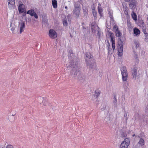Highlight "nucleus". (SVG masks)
<instances>
[{
  "label": "nucleus",
  "instance_id": "f257e3e1",
  "mask_svg": "<svg viewBox=\"0 0 148 148\" xmlns=\"http://www.w3.org/2000/svg\"><path fill=\"white\" fill-rule=\"evenodd\" d=\"M122 78L123 82H126L127 80L128 74L126 67L122 66L121 68Z\"/></svg>",
  "mask_w": 148,
  "mask_h": 148
},
{
  "label": "nucleus",
  "instance_id": "f03ea898",
  "mask_svg": "<svg viewBox=\"0 0 148 148\" xmlns=\"http://www.w3.org/2000/svg\"><path fill=\"white\" fill-rule=\"evenodd\" d=\"M91 27L92 32L96 33L97 32V34L99 36L101 35L102 33L100 31L99 28L95 23H92L91 24Z\"/></svg>",
  "mask_w": 148,
  "mask_h": 148
},
{
  "label": "nucleus",
  "instance_id": "7ed1b4c3",
  "mask_svg": "<svg viewBox=\"0 0 148 148\" xmlns=\"http://www.w3.org/2000/svg\"><path fill=\"white\" fill-rule=\"evenodd\" d=\"M130 140L129 138H126L122 141L120 145L119 148H128L129 146Z\"/></svg>",
  "mask_w": 148,
  "mask_h": 148
},
{
  "label": "nucleus",
  "instance_id": "20e7f679",
  "mask_svg": "<svg viewBox=\"0 0 148 148\" xmlns=\"http://www.w3.org/2000/svg\"><path fill=\"white\" fill-rule=\"evenodd\" d=\"M118 46H117V50L118 52V55L119 56H121L123 54V42L121 40H119L118 42Z\"/></svg>",
  "mask_w": 148,
  "mask_h": 148
},
{
  "label": "nucleus",
  "instance_id": "39448f33",
  "mask_svg": "<svg viewBox=\"0 0 148 148\" xmlns=\"http://www.w3.org/2000/svg\"><path fill=\"white\" fill-rule=\"evenodd\" d=\"M18 8L20 13H25L26 12L25 6L22 3L21 1H19L18 2Z\"/></svg>",
  "mask_w": 148,
  "mask_h": 148
},
{
  "label": "nucleus",
  "instance_id": "423d86ee",
  "mask_svg": "<svg viewBox=\"0 0 148 148\" xmlns=\"http://www.w3.org/2000/svg\"><path fill=\"white\" fill-rule=\"evenodd\" d=\"M49 36L51 38L55 39L57 37V34L54 30L50 29L49 31Z\"/></svg>",
  "mask_w": 148,
  "mask_h": 148
},
{
  "label": "nucleus",
  "instance_id": "0eeeda50",
  "mask_svg": "<svg viewBox=\"0 0 148 148\" xmlns=\"http://www.w3.org/2000/svg\"><path fill=\"white\" fill-rule=\"evenodd\" d=\"M79 70L78 67L75 65L73 66L71 71V73L72 75H74V76L75 77L77 74L79 73Z\"/></svg>",
  "mask_w": 148,
  "mask_h": 148
},
{
  "label": "nucleus",
  "instance_id": "6e6552de",
  "mask_svg": "<svg viewBox=\"0 0 148 148\" xmlns=\"http://www.w3.org/2000/svg\"><path fill=\"white\" fill-rule=\"evenodd\" d=\"M27 14L30 15L32 16H34L36 19H37L38 18V15L33 9H32L28 10L27 12Z\"/></svg>",
  "mask_w": 148,
  "mask_h": 148
},
{
  "label": "nucleus",
  "instance_id": "1a4fd4ad",
  "mask_svg": "<svg viewBox=\"0 0 148 148\" xmlns=\"http://www.w3.org/2000/svg\"><path fill=\"white\" fill-rule=\"evenodd\" d=\"M109 34L111 39V41L112 42V47L113 50H114L115 48V40L113 38L114 34L113 33L111 32Z\"/></svg>",
  "mask_w": 148,
  "mask_h": 148
},
{
  "label": "nucleus",
  "instance_id": "9d476101",
  "mask_svg": "<svg viewBox=\"0 0 148 148\" xmlns=\"http://www.w3.org/2000/svg\"><path fill=\"white\" fill-rule=\"evenodd\" d=\"M8 8L10 9H12L14 8L15 5V0H8Z\"/></svg>",
  "mask_w": 148,
  "mask_h": 148
},
{
  "label": "nucleus",
  "instance_id": "9b49d317",
  "mask_svg": "<svg viewBox=\"0 0 148 148\" xmlns=\"http://www.w3.org/2000/svg\"><path fill=\"white\" fill-rule=\"evenodd\" d=\"M18 28L20 29L19 33L21 34L24 31L25 28V24L24 22H22L19 23Z\"/></svg>",
  "mask_w": 148,
  "mask_h": 148
},
{
  "label": "nucleus",
  "instance_id": "f8f14e48",
  "mask_svg": "<svg viewBox=\"0 0 148 148\" xmlns=\"http://www.w3.org/2000/svg\"><path fill=\"white\" fill-rule=\"evenodd\" d=\"M136 5L135 1L132 0L129 4L130 8L131 9H133L135 8Z\"/></svg>",
  "mask_w": 148,
  "mask_h": 148
},
{
  "label": "nucleus",
  "instance_id": "ddd939ff",
  "mask_svg": "<svg viewBox=\"0 0 148 148\" xmlns=\"http://www.w3.org/2000/svg\"><path fill=\"white\" fill-rule=\"evenodd\" d=\"M80 12L79 8V7H75L74 10V14L76 17H78Z\"/></svg>",
  "mask_w": 148,
  "mask_h": 148
},
{
  "label": "nucleus",
  "instance_id": "4468645a",
  "mask_svg": "<svg viewBox=\"0 0 148 148\" xmlns=\"http://www.w3.org/2000/svg\"><path fill=\"white\" fill-rule=\"evenodd\" d=\"M137 69L136 67L134 68L132 71V77L133 78L136 79L137 74Z\"/></svg>",
  "mask_w": 148,
  "mask_h": 148
},
{
  "label": "nucleus",
  "instance_id": "2eb2a0df",
  "mask_svg": "<svg viewBox=\"0 0 148 148\" xmlns=\"http://www.w3.org/2000/svg\"><path fill=\"white\" fill-rule=\"evenodd\" d=\"M133 31L134 34L136 36H138L140 33V31L139 30L136 28H134Z\"/></svg>",
  "mask_w": 148,
  "mask_h": 148
},
{
  "label": "nucleus",
  "instance_id": "dca6fc26",
  "mask_svg": "<svg viewBox=\"0 0 148 148\" xmlns=\"http://www.w3.org/2000/svg\"><path fill=\"white\" fill-rule=\"evenodd\" d=\"M52 4L53 7L54 8H56L57 7V2L56 0H52Z\"/></svg>",
  "mask_w": 148,
  "mask_h": 148
},
{
  "label": "nucleus",
  "instance_id": "f3484780",
  "mask_svg": "<svg viewBox=\"0 0 148 148\" xmlns=\"http://www.w3.org/2000/svg\"><path fill=\"white\" fill-rule=\"evenodd\" d=\"M98 12L101 17L103 16V13H102L103 10L101 7L99 6L98 7Z\"/></svg>",
  "mask_w": 148,
  "mask_h": 148
},
{
  "label": "nucleus",
  "instance_id": "a211bd4d",
  "mask_svg": "<svg viewBox=\"0 0 148 148\" xmlns=\"http://www.w3.org/2000/svg\"><path fill=\"white\" fill-rule=\"evenodd\" d=\"M132 17L134 20L136 21L137 20V15L135 13L132 12L131 14Z\"/></svg>",
  "mask_w": 148,
  "mask_h": 148
},
{
  "label": "nucleus",
  "instance_id": "6ab92c4d",
  "mask_svg": "<svg viewBox=\"0 0 148 148\" xmlns=\"http://www.w3.org/2000/svg\"><path fill=\"white\" fill-rule=\"evenodd\" d=\"M138 143L141 146H143L145 144L144 140L142 138H140L138 142Z\"/></svg>",
  "mask_w": 148,
  "mask_h": 148
},
{
  "label": "nucleus",
  "instance_id": "aec40b11",
  "mask_svg": "<svg viewBox=\"0 0 148 148\" xmlns=\"http://www.w3.org/2000/svg\"><path fill=\"white\" fill-rule=\"evenodd\" d=\"M115 34L116 36L120 37L121 35V33L119 30L115 31Z\"/></svg>",
  "mask_w": 148,
  "mask_h": 148
},
{
  "label": "nucleus",
  "instance_id": "412c9836",
  "mask_svg": "<svg viewBox=\"0 0 148 148\" xmlns=\"http://www.w3.org/2000/svg\"><path fill=\"white\" fill-rule=\"evenodd\" d=\"M100 94V92L98 90H96L95 92V97L96 98L97 97L99 96Z\"/></svg>",
  "mask_w": 148,
  "mask_h": 148
},
{
  "label": "nucleus",
  "instance_id": "4be33fe9",
  "mask_svg": "<svg viewBox=\"0 0 148 148\" xmlns=\"http://www.w3.org/2000/svg\"><path fill=\"white\" fill-rule=\"evenodd\" d=\"M86 56L87 58L88 59H90L91 58L92 56L91 55V54L89 52H87L86 53Z\"/></svg>",
  "mask_w": 148,
  "mask_h": 148
},
{
  "label": "nucleus",
  "instance_id": "5701e85b",
  "mask_svg": "<svg viewBox=\"0 0 148 148\" xmlns=\"http://www.w3.org/2000/svg\"><path fill=\"white\" fill-rule=\"evenodd\" d=\"M92 14L93 15V16L94 17V18L95 19H96L97 18V12L96 11H95V10H93L92 11Z\"/></svg>",
  "mask_w": 148,
  "mask_h": 148
},
{
  "label": "nucleus",
  "instance_id": "b1692460",
  "mask_svg": "<svg viewBox=\"0 0 148 148\" xmlns=\"http://www.w3.org/2000/svg\"><path fill=\"white\" fill-rule=\"evenodd\" d=\"M63 23L64 26H67L68 25V23L66 20H64L63 21Z\"/></svg>",
  "mask_w": 148,
  "mask_h": 148
},
{
  "label": "nucleus",
  "instance_id": "393cba45",
  "mask_svg": "<svg viewBox=\"0 0 148 148\" xmlns=\"http://www.w3.org/2000/svg\"><path fill=\"white\" fill-rule=\"evenodd\" d=\"M15 27H12L11 28L10 30L12 32L13 34H15L16 33L15 31Z\"/></svg>",
  "mask_w": 148,
  "mask_h": 148
},
{
  "label": "nucleus",
  "instance_id": "a878e982",
  "mask_svg": "<svg viewBox=\"0 0 148 148\" xmlns=\"http://www.w3.org/2000/svg\"><path fill=\"white\" fill-rule=\"evenodd\" d=\"M145 41L146 42L148 41V34H145Z\"/></svg>",
  "mask_w": 148,
  "mask_h": 148
},
{
  "label": "nucleus",
  "instance_id": "bb28decb",
  "mask_svg": "<svg viewBox=\"0 0 148 148\" xmlns=\"http://www.w3.org/2000/svg\"><path fill=\"white\" fill-rule=\"evenodd\" d=\"M117 101V99H116V95H115L114 97V101L113 103H116Z\"/></svg>",
  "mask_w": 148,
  "mask_h": 148
},
{
  "label": "nucleus",
  "instance_id": "cd10ccee",
  "mask_svg": "<svg viewBox=\"0 0 148 148\" xmlns=\"http://www.w3.org/2000/svg\"><path fill=\"white\" fill-rule=\"evenodd\" d=\"M134 44L136 45V47H138L139 46V43L138 41H135L134 42Z\"/></svg>",
  "mask_w": 148,
  "mask_h": 148
},
{
  "label": "nucleus",
  "instance_id": "c85d7f7f",
  "mask_svg": "<svg viewBox=\"0 0 148 148\" xmlns=\"http://www.w3.org/2000/svg\"><path fill=\"white\" fill-rule=\"evenodd\" d=\"M113 29L114 30H117L118 29V26L116 25H115L113 27Z\"/></svg>",
  "mask_w": 148,
  "mask_h": 148
},
{
  "label": "nucleus",
  "instance_id": "c756f323",
  "mask_svg": "<svg viewBox=\"0 0 148 148\" xmlns=\"http://www.w3.org/2000/svg\"><path fill=\"white\" fill-rule=\"evenodd\" d=\"M6 148H14V147L12 145H8L7 146Z\"/></svg>",
  "mask_w": 148,
  "mask_h": 148
},
{
  "label": "nucleus",
  "instance_id": "7c9ffc66",
  "mask_svg": "<svg viewBox=\"0 0 148 148\" xmlns=\"http://www.w3.org/2000/svg\"><path fill=\"white\" fill-rule=\"evenodd\" d=\"M127 26L129 27H131V23L130 21H127Z\"/></svg>",
  "mask_w": 148,
  "mask_h": 148
},
{
  "label": "nucleus",
  "instance_id": "2f4dec72",
  "mask_svg": "<svg viewBox=\"0 0 148 148\" xmlns=\"http://www.w3.org/2000/svg\"><path fill=\"white\" fill-rule=\"evenodd\" d=\"M124 118L126 120H127V115L126 113L124 115Z\"/></svg>",
  "mask_w": 148,
  "mask_h": 148
},
{
  "label": "nucleus",
  "instance_id": "473e14b6",
  "mask_svg": "<svg viewBox=\"0 0 148 148\" xmlns=\"http://www.w3.org/2000/svg\"><path fill=\"white\" fill-rule=\"evenodd\" d=\"M83 10L84 14H87V10L86 9L84 10V8H83Z\"/></svg>",
  "mask_w": 148,
  "mask_h": 148
},
{
  "label": "nucleus",
  "instance_id": "72a5a7b5",
  "mask_svg": "<svg viewBox=\"0 0 148 148\" xmlns=\"http://www.w3.org/2000/svg\"><path fill=\"white\" fill-rule=\"evenodd\" d=\"M143 32L144 34H145H145H147L146 33V30L145 29H143Z\"/></svg>",
  "mask_w": 148,
  "mask_h": 148
},
{
  "label": "nucleus",
  "instance_id": "f704fd0d",
  "mask_svg": "<svg viewBox=\"0 0 148 148\" xmlns=\"http://www.w3.org/2000/svg\"><path fill=\"white\" fill-rule=\"evenodd\" d=\"M125 86H126L127 87L129 86V84L128 83H125V84L124 87H125Z\"/></svg>",
  "mask_w": 148,
  "mask_h": 148
},
{
  "label": "nucleus",
  "instance_id": "c9c22d12",
  "mask_svg": "<svg viewBox=\"0 0 148 148\" xmlns=\"http://www.w3.org/2000/svg\"><path fill=\"white\" fill-rule=\"evenodd\" d=\"M109 14H110V17L111 18V19H112L113 18V17H112V14L111 13H109Z\"/></svg>",
  "mask_w": 148,
  "mask_h": 148
},
{
  "label": "nucleus",
  "instance_id": "e433bc0d",
  "mask_svg": "<svg viewBox=\"0 0 148 148\" xmlns=\"http://www.w3.org/2000/svg\"><path fill=\"white\" fill-rule=\"evenodd\" d=\"M126 2H129L130 1H132V0H124Z\"/></svg>",
  "mask_w": 148,
  "mask_h": 148
},
{
  "label": "nucleus",
  "instance_id": "4c0bfd02",
  "mask_svg": "<svg viewBox=\"0 0 148 148\" xmlns=\"http://www.w3.org/2000/svg\"><path fill=\"white\" fill-rule=\"evenodd\" d=\"M70 16H71L70 15H68V16H67V18H69V17Z\"/></svg>",
  "mask_w": 148,
  "mask_h": 148
},
{
  "label": "nucleus",
  "instance_id": "58836bf2",
  "mask_svg": "<svg viewBox=\"0 0 148 148\" xmlns=\"http://www.w3.org/2000/svg\"><path fill=\"white\" fill-rule=\"evenodd\" d=\"M92 11L93 10H95V8L94 7H93V8H92Z\"/></svg>",
  "mask_w": 148,
  "mask_h": 148
},
{
  "label": "nucleus",
  "instance_id": "ea45409f",
  "mask_svg": "<svg viewBox=\"0 0 148 148\" xmlns=\"http://www.w3.org/2000/svg\"><path fill=\"white\" fill-rule=\"evenodd\" d=\"M1 148H6V147H5L4 146H3V147H2Z\"/></svg>",
  "mask_w": 148,
  "mask_h": 148
},
{
  "label": "nucleus",
  "instance_id": "a19ab883",
  "mask_svg": "<svg viewBox=\"0 0 148 148\" xmlns=\"http://www.w3.org/2000/svg\"><path fill=\"white\" fill-rule=\"evenodd\" d=\"M65 9H67V6H65Z\"/></svg>",
  "mask_w": 148,
  "mask_h": 148
},
{
  "label": "nucleus",
  "instance_id": "79ce46f5",
  "mask_svg": "<svg viewBox=\"0 0 148 148\" xmlns=\"http://www.w3.org/2000/svg\"><path fill=\"white\" fill-rule=\"evenodd\" d=\"M135 136V134H134L132 135V136H133V137Z\"/></svg>",
  "mask_w": 148,
  "mask_h": 148
},
{
  "label": "nucleus",
  "instance_id": "37998d69",
  "mask_svg": "<svg viewBox=\"0 0 148 148\" xmlns=\"http://www.w3.org/2000/svg\"><path fill=\"white\" fill-rule=\"evenodd\" d=\"M94 29H95V30H96V29H95V28H94Z\"/></svg>",
  "mask_w": 148,
  "mask_h": 148
}]
</instances>
